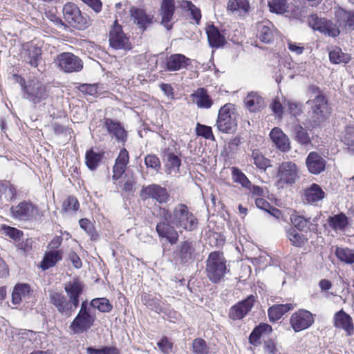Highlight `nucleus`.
<instances>
[{"label": "nucleus", "mask_w": 354, "mask_h": 354, "mask_svg": "<svg viewBox=\"0 0 354 354\" xmlns=\"http://www.w3.org/2000/svg\"><path fill=\"white\" fill-rule=\"evenodd\" d=\"M144 304L147 306L149 308L154 310L156 313L163 312V305L164 304L162 301L157 297H151L150 295L145 296L142 299Z\"/></svg>", "instance_id": "obj_52"}, {"label": "nucleus", "mask_w": 354, "mask_h": 354, "mask_svg": "<svg viewBox=\"0 0 354 354\" xmlns=\"http://www.w3.org/2000/svg\"><path fill=\"white\" fill-rule=\"evenodd\" d=\"M64 209L65 212H75L79 209L80 204L77 199L73 196H70L64 202L63 204Z\"/></svg>", "instance_id": "obj_62"}, {"label": "nucleus", "mask_w": 354, "mask_h": 354, "mask_svg": "<svg viewBox=\"0 0 354 354\" xmlns=\"http://www.w3.org/2000/svg\"><path fill=\"white\" fill-rule=\"evenodd\" d=\"M309 25L315 30H318L326 36L337 37L341 30L336 24L326 18H319L317 14H312L308 19Z\"/></svg>", "instance_id": "obj_8"}, {"label": "nucleus", "mask_w": 354, "mask_h": 354, "mask_svg": "<svg viewBox=\"0 0 354 354\" xmlns=\"http://www.w3.org/2000/svg\"><path fill=\"white\" fill-rule=\"evenodd\" d=\"M337 258L346 263L354 262V251L348 248H337L335 252Z\"/></svg>", "instance_id": "obj_55"}, {"label": "nucleus", "mask_w": 354, "mask_h": 354, "mask_svg": "<svg viewBox=\"0 0 354 354\" xmlns=\"http://www.w3.org/2000/svg\"><path fill=\"white\" fill-rule=\"evenodd\" d=\"M57 60L60 69L66 73L79 72L83 68L82 61L71 53L59 54Z\"/></svg>", "instance_id": "obj_13"}, {"label": "nucleus", "mask_w": 354, "mask_h": 354, "mask_svg": "<svg viewBox=\"0 0 354 354\" xmlns=\"http://www.w3.org/2000/svg\"><path fill=\"white\" fill-rule=\"evenodd\" d=\"M16 81L20 84L22 97L36 104L48 97V92L45 84L37 80L26 81L24 78L15 75Z\"/></svg>", "instance_id": "obj_1"}, {"label": "nucleus", "mask_w": 354, "mask_h": 354, "mask_svg": "<svg viewBox=\"0 0 354 354\" xmlns=\"http://www.w3.org/2000/svg\"><path fill=\"white\" fill-rule=\"evenodd\" d=\"M327 223L329 227L335 231L344 230L348 223V218L343 213L329 216Z\"/></svg>", "instance_id": "obj_43"}, {"label": "nucleus", "mask_w": 354, "mask_h": 354, "mask_svg": "<svg viewBox=\"0 0 354 354\" xmlns=\"http://www.w3.org/2000/svg\"><path fill=\"white\" fill-rule=\"evenodd\" d=\"M326 163L324 158L316 151L310 152L306 159V167L313 174H319L324 171Z\"/></svg>", "instance_id": "obj_25"}, {"label": "nucleus", "mask_w": 354, "mask_h": 354, "mask_svg": "<svg viewBox=\"0 0 354 354\" xmlns=\"http://www.w3.org/2000/svg\"><path fill=\"white\" fill-rule=\"evenodd\" d=\"M176 6L174 0H162L160 3L159 15L161 17L160 24L167 30L172 29L171 22L175 12Z\"/></svg>", "instance_id": "obj_21"}, {"label": "nucleus", "mask_w": 354, "mask_h": 354, "mask_svg": "<svg viewBox=\"0 0 354 354\" xmlns=\"http://www.w3.org/2000/svg\"><path fill=\"white\" fill-rule=\"evenodd\" d=\"M270 11L278 15L289 12V3L287 0H269Z\"/></svg>", "instance_id": "obj_46"}, {"label": "nucleus", "mask_w": 354, "mask_h": 354, "mask_svg": "<svg viewBox=\"0 0 354 354\" xmlns=\"http://www.w3.org/2000/svg\"><path fill=\"white\" fill-rule=\"evenodd\" d=\"M251 157L254 160V164L260 169L266 170L267 167L270 166V160L265 158L258 149L252 150Z\"/></svg>", "instance_id": "obj_50"}, {"label": "nucleus", "mask_w": 354, "mask_h": 354, "mask_svg": "<svg viewBox=\"0 0 354 354\" xmlns=\"http://www.w3.org/2000/svg\"><path fill=\"white\" fill-rule=\"evenodd\" d=\"M128 38L122 31V27L115 21L109 33V42L111 47L115 49H124L128 46Z\"/></svg>", "instance_id": "obj_24"}, {"label": "nucleus", "mask_w": 354, "mask_h": 354, "mask_svg": "<svg viewBox=\"0 0 354 354\" xmlns=\"http://www.w3.org/2000/svg\"><path fill=\"white\" fill-rule=\"evenodd\" d=\"M192 352L194 354H208L209 347L205 339L196 338L192 342Z\"/></svg>", "instance_id": "obj_56"}, {"label": "nucleus", "mask_w": 354, "mask_h": 354, "mask_svg": "<svg viewBox=\"0 0 354 354\" xmlns=\"http://www.w3.org/2000/svg\"><path fill=\"white\" fill-rule=\"evenodd\" d=\"M129 161V152L125 148H122L115 161L113 167V180H118L124 173Z\"/></svg>", "instance_id": "obj_28"}, {"label": "nucleus", "mask_w": 354, "mask_h": 354, "mask_svg": "<svg viewBox=\"0 0 354 354\" xmlns=\"http://www.w3.org/2000/svg\"><path fill=\"white\" fill-rule=\"evenodd\" d=\"M37 207L31 202L24 201L17 205L12 206L10 214L12 217L20 221H30L35 218Z\"/></svg>", "instance_id": "obj_12"}, {"label": "nucleus", "mask_w": 354, "mask_h": 354, "mask_svg": "<svg viewBox=\"0 0 354 354\" xmlns=\"http://www.w3.org/2000/svg\"><path fill=\"white\" fill-rule=\"evenodd\" d=\"M78 89L82 93L89 95H95L97 93V86L96 84H82L78 86Z\"/></svg>", "instance_id": "obj_63"}, {"label": "nucleus", "mask_w": 354, "mask_h": 354, "mask_svg": "<svg viewBox=\"0 0 354 354\" xmlns=\"http://www.w3.org/2000/svg\"><path fill=\"white\" fill-rule=\"evenodd\" d=\"M264 350L266 354H280L276 343L272 339L265 342Z\"/></svg>", "instance_id": "obj_64"}, {"label": "nucleus", "mask_w": 354, "mask_h": 354, "mask_svg": "<svg viewBox=\"0 0 354 354\" xmlns=\"http://www.w3.org/2000/svg\"><path fill=\"white\" fill-rule=\"evenodd\" d=\"M286 235L290 243L295 247L301 248L308 241V239L304 234L292 227L286 230Z\"/></svg>", "instance_id": "obj_44"}, {"label": "nucleus", "mask_w": 354, "mask_h": 354, "mask_svg": "<svg viewBox=\"0 0 354 354\" xmlns=\"http://www.w3.org/2000/svg\"><path fill=\"white\" fill-rule=\"evenodd\" d=\"M295 139L301 145L308 147L311 145V139L307 131L301 125L297 124L294 128Z\"/></svg>", "instance_id": "obj_47"}, {"label": "nucleus", "mask_w": 354, "mask_h": 354, "mask_svg": "<svg viewBox=\"0 0 354 354\" xmlns=\"http://www.w3.org/2000/svg\"><path fill=\"white\" fill-rule=\"evenodd\" d=\"M196 132L198 136L203 137L205 139L214 140V136L212 133V127L209 126L197 123Z\"/></svg>", "instance_id": "obj_60"}, {"label": "nucleus", "mask_w": 354, "mask_h": 354, "mask_svg": "<svg viewBox=\"0 0 354 354\" xmlns=\"http://www.w3.org/2000/svg\"><path fill=\"white\" fill-rule=\"evenodd\" d=\"M79 223L81 228L87 233L91 240L96 241L97 239L98 235L96 233L93 225L88 219L82 218L80 220Z\"/></svg>", "instance_id": "obj_57"}, {"label": "nucleus", "mask_w": 354, "mask_h": 354, "mask_svg": "<svg viewBox=\"0 0 354 354\" xmlns=\"http://www.w3.org/2000/svg\"><path fill=\"white\" fill-rule=\"evenodd\" d=\"M62 259V251L59 250H49L46 252L39 267L42 270H46L56 265Z\"/></svg>", "instance_id": "obj_35"}, {"label": "nucleus", "mask_w": 354, "mask_h": 354, "mask_svg": "<svg viewBox=\"0 0 354 354\" xmlns=\"http://www.w3.org/2000/svg\"><path fill=\"white\" fill-rule=\"evenodd\" d=\"M171 222L167 221H160L156 227L158 236L165 239L171 244H174L178 239V233Z\"/></svg>", "instance_id": "obj_22"}, {"label": "nucleus", "mask_w": 354, "mask_h": 354, "mask_svg": "<svg viewBox=\"0 0 354 354\" xmlns=\"http://www.w3.org/2000/svg\"><path fill=\"white\" fill-rule=\"evenodd\" d=\"M87 354H120L115 346H103L102 348H95L89 346L86 348Z\"/></svg>", "instance_id": "obj_59"}, {"label": "nucleus", "mask_w": 354, "mask_h": 354, "mask_svg": "<svg viewBox=\"0 0 354 354\" xmlns=\"http://www.w3.org/2000/svg\"><path fill=\"white\" fill-rule=\"evenodd\" d=\"M162 153V160L165 162L167 173H177L181 165L180 158L169 148L165 149Z\"/></svg>", "instance_id": "obj_32"}, {"label": "nucleus", "mask_w": 354, "mask_h": 354, "mask_svg": "<svg viewBox=\"0 0 354 354\" xmlns=\"http://www.w3.org/2000/svg\"><path fill=\"white\" fill-rule=\"evenodd\" d=\"M157 346L162 354H171L174 352V344L167 337H162L157 342Z\"/></svg>", "instance_id": "obj_58"}, {"label": "nucleus", "mask_w": 354, "mask_h": 354, "mask_svg": "<svg viewBox=\"0 0 354 354\" xmlns=\"http://www.w3.org/2000/svg\"><path fill=\"white\" fill-rule=\"evenodd\" d=\"M195 242L187 240L180 243L174 252L175 257L180 263H187L194 258Z\"/></svg>", "instance_id": "obj_20"}, {"label": "nucleus", "mask_w": 354, "mask_h": 354, "mask_svg": "<svg viewBox=\"0 0 354 354\" xmlns=\"http://www.w3.org/2000/svg\"><path fill=\"white\" fill-rule=\"evenodd\" d=\"M244 103L250 112H257L266 107L264 98L257 92L252 91L248 93L244 99Z\"/></svg>", "instance_id": "obj_30"}, {"label": "nucleus", "mask_w": 354, "mask_h": 354, "mask_svg": "<svg viewBox=\"0 0 354 354\" xmlns=\"http://www.w3.org/2000/svg\"><path fill=\"white\" fill-rule=\"evenodd\" d=\"M294 305L292 304L274 305L268 309L270 321L274 322L279 320L285 313L292 310Z\"/></svg>", "instance_id": "obj_39"}, {"label": "nucleus", "mask_w": 354, "mask_h": 354, "mask_svg": "<svg viewBox=\"0 0 354 354\" xmlns=\"http://www.w3.org/2000/svg\"><path fill=\"white\" fill-rule=\"evenodd\" d=\"M17 189L10 182L0 183V203L10 202L16 198Z\"/></svg>", "instance_id": "obj_40"}, {"label": "nucleus", "mask_w": 354, "mask_h": 354, "mask_svg": "<svg viewBox=\"0 0 354 354\" xmlns=\"http://www.w3.org/2000/svg\"><path fill=\"white\" fill-rule=\"evenodd\" d=\"M313 322V315L306 310H299L294 313L290 319L295 332H299L309 328Z\"/></svg>", "instance_id": "obj_15"}, {"label": "nucleus", "mask_w": 354, "mask_h": 354, "mask_svg": "<svg viewBox=\"0 0 354 354\" xmlns=\"http://www.w3.org/2000/svg\"><path fill=\"white\" fill-rule=\"evenodd\" d=\"M250 8L248 0H230L227 3V10L238 15H244Z\"/></svg>", "instance_id": "obj_41"}, {"label": "nucleus", "mask_w": 354, "mask_h": 354, "mask_svg": "<svg viewBox=\"0 0 354 354\" xmlns=\"http://www.w3.org/2000/svg\"><path fill=\"white\" fill-rule=\"evenodd\" d=\"M63 16L65 21L73 28L84 30L89 26L87 17L83 16L78 6L73 3H66L63 6Z\"/></svg>", "instance_id": "obj_6"}, {"label": "nucleus", "mask_w": 354, "mask_h": 354, "mask_svg": "<svg viewBox=\"0 0 354 354\" xmlns=\"http://www.w3.org/2000/svg\"><path fill=\"white\" fill-rule=\"evenodd\" d=\"M180 6L183 10L190 12L192 19L195 21L196 24H198L200 23L201 19V10L192 1H183Z\"/></svg>", "instance_id": "obj_48"}, {"label": "nucleus", "mask_w": 354, "mask_h": 354, "mask_svg": "<svg viewBox=\"0 0 354 354\" xmlns=\"http://www.w3.org/2000/svg\"><path fill=\"white\" fill-rule=\"evenodd\" d=\"M205 271L207 278L214 283L224 280L230 269L227 268L226 260L222 252L215 251L209 254L206 260Z\"/></svg>", "instance_id": "obj_2"}, {"label": "nucleus", "mask_w": 354, "mask_h": 354, "mask_svg": "<svg viewBox=\"0 0 354 354\" xmlns=\"http://www.w3.org/2000/svg\"><path fill=\"white\" fill-rule=\"evenodd\" d=\"M145 163L147 167L153 169L156 171H158L160 169V161L159 158L153 154L146 156L145 158Z\"/></svg>", "instance_id": "obj_61"}, {"label": "nucleus", "mask_w": 354, "mask_h": 354, "mask_svg": "<svg viewBox=\"0 0 354 354\" xmlns=\"http://www.w3.org/2000/svg\"><path fill=\"white\" fill-rule=\"evenodd\" d=\"M130 15L133 23L142 32L151 24L152 18L142 8L132 7L130 10Z\"/></svg>", "instance_id": "obj_29"}, {"label": "nucleus", "mask_w": 354, "mask_h": 354, "mask_svg": "<svg viewBox=\"0 0 354 354\" xmlns=\"http://www.w3.org/2000/svg\"><path fill=\"white\" fill-rule=\"evenodd\" d=\"M48 292L49 303L57 310L59 314L69 317L75 313L74 308L62 291L51 289Z\"/></svg>", "instance_id": "obj_9"}, {"label": "nucleus", "mask_w": 354, "mask_h": 354, "mask_svg": "<svg viewBox=\"0 0 354 354\" xmlns=\"http://www.w3.org/2000/svg\"><path fill=\"white\" fill-rule=\"evenodd\" d=\"M206 33L209 44L212 48H220L226 43L224 36L214 25L209 26L207 28Z\"/></svg>", "instance_id": "obj_36"}, {"label": "nucleus", "mask_w": 354, "mask_h": 354, "mask_svg": "<svg viewBox=\"0 0 354 354\" xmlns=\"http://www.w3.org/2000/svg\"><path fill=\"white\" fill-rule=\"evenodd\" d=\"M275 147L282 152L290 151V141L288 136L279 127L273 128L269 135Z\"/></svg>", "instance_id": "obj_26"}, {"label": "nucleus", "mask_w": 354, "mask_h": 354, "mask_svg": "<svg viewBox=\"0 0 354 354\" xmlns=\"http://www.w3.org/2000/svg\"><path fill=\"white\" fill-rule=\"evenodd\" d=\"M234 105L228 103L220 108L216 126L218 130L225 133H234L237 127L236 114L234 112Z\"/></svg>", "instance_id": "obj_5"}, {"label": "nucleus", "mask_w": 354, "mask_h": 354, "mask_svg": "<svg viewBox=\"0 0 354 354\" xmlns=\"http://www.w3.org/2000/svg\"><path fill=\"white\" fill-rule=\"evenodd\" d=\"M277 177L279 185H292L299 178V167L292 161H284L279 164Z\"/></svg>", "instance_id": "obj_11"}, {"label": "nucleus", "mask_w": 354, "mask_h": 354, "mask_svg": "<svg viewBox=\"0 0 354 354\" xmlns=\"http://www.w3.org/2000/svg\"><path fill=\"white\" fill-rule=\"evenodd\" d=\"M232 176L234 182L240 183L243 187L248 188L250 186L251 182L239 168H232Z\"/></svg>", "instance_id": "obj_54"}, {"label": "nucleus", "mask_w": 354, "mask_h": 354, "mask_svg": "<svg viewBox=\"0 0 354 354\" xmlns=\"http://www.w3.org/2000/svg\"><path fill=\"white\" fill-rule=\"evenodd\" d=\"M192 102L200 109H209L213 104V100L205 88H198L191 95Z\"/></svg>", "instance_id": "obj_31"}, {"label": "nucleus", "mask_w": 354, "mask_h": 354, "mask_svg": "<svg viewBox=\"0 0 354 354\" xmlns=\"http://www.w3.org/2000/svg\"><path fill=\"white\" fill-rule=\"evenodd\" d=\"M330 61L333 64L347 63L351 59L350 55L342 52L341 48H335L329 52Z\"/></svg>", "instance_id": "obj_51"}, {"label": "nucleus", "mask_w": 354, "mask_h": 354, "mask_svg": "<svg viewBox=\"0 0 354 354\" xmlns=\"http://www.w3.org/2000/svg\"><path fill=\"white\" fill-rule=\"evenodd\" d=\"M42 50L32 42H26L22 45L21 57L32 67L37 68L41 59Z\"/></svg>", "instance_id": "obj_17"}, {"label": "nucleus", "mask_w": 354, "mask_h": 354, "mask_svg": "<svg viewBox=\"0 0 354 354\" xmlns=\"http://www.w3.org/2000/svg\"><path fill=\"white\" fill-rule=\"evenodd\" d=\"M102 153L93 149L88 150L85 155L86 165L90 170H95L102 158Z\"/></svg>", "instance_id": "obj_45"}, {"label": "nucleus", "mask_w": 354, "mask_h": 354, "mask_svg": "<svg viewBox=\"0 0 354 354\" xmlns=\"http://www.w3.org/2000/svg\"><path fill=\"white\" fill-rule=\"evenodd\" d=\"M139 196L144 201L152 198L160 204L167 203L170 198L167 189L158 184L143 185L140 191Z\"/></svg>", "instance_id": "obj_10"}, {"label": "nucleus", "mask_w": 354, "mask_h": 354, "mask_svg": "<svg viewBox=\"0 0 354 354\" xmlns=\"http://www.w3.org/2000/svg\"><path fill=\"white\" fill-rule=\"evenodd\" d=\"M255 301V297L251 295L232 306L229 310V317L234 321L242 319L252 310Z\"/></svg>", "instance_id": "obj_16"}, {"label": "nucleus", "mask_w": 354, "mask_h": 354, "mask_svg": "<svg viewBox=\"0 0 354 354\" xmlns=\"http://www.w3.org/2000/svg\"><path fill=\"white\" fill-rule=\"evenodd\" d=\"M311 89L314 93H317V95L314 99L309 100L306 104L310 109L309 113L311 114L313 122L317 124L324 119V113L327 110V100L323 95L319 94L318 87L313 86Z\"/></svg>", "instance_id": "obj_7"}, {"label": "nucleus", "mask_w": 354, "mask_h": 354, "mask_svg": "<svg viewBox=\"0 0 354 354\" xmlns=\"http://www.w3.org/2000/svg\"><path fill=\"white\" fill-rule=\"evenodd\" d=\"M190 59L183 54H172L166 58V69L174 72L187 68Z\"/></svg>", "instance_id": "obj_27"}, {"label": "nucleus", "mask_w": 354, "mask_h": 354, "mask_svg": "<svg viewBox=\"0 0 354 354\" xmlns=\"http://www.w3.org/2000/svg\"><path fill=\"white\" fill-rule=\"evenodd\" d=\"M324 197V192L322 187L316 183H313L304 191V199L309 204L315 205L322 201Z\"/></svg>", "instance_id": "obj_33"}, {"label": "nucleus", "mask_w": 354, "mask_h": 354, "mask_svg": "<svg viewBox=\"0 0 354 354\" xmlns=\"http://www.w3.org/2000/svg\"><path fill=\"white\" fill-rule=\"evenodd\" d=\"M272 326L268 324L261 323L257 326L249 336V342L254 346L261 344L260 338L263 334L270 333Z\"/></svg>", "instance_id": "obj_37"}, {"label": "nucleus", "mask_w": 354, "mask_h": 354, "mask_svg": "<svg viewBox=\"0 0 354 354\" xmlns=\"http://www.w3.org/2000/svg\"><path fill=\"white\" fill-rule=\"evenodd\" d=\"M171 223L186 231H193L198 226V219L187 205L178 203L173 208Z\"/></svg>", "instance_id": "obj_3"}, {"label": "nucleus", "mask_w": 354, "mask_h": 354, "mask_svg": "<svg viewBox=\"0 0 354 354\" xmlns=\"http://www.w3.org/2000/svg\"><path fill=\"white\" fill-rule=\"evenodd\" d=\"M272 25L270 23L265 24L261 23L258 24L257 37L263 43L270 44L274 40V32L272 30Z\"/></svg>", "instance_id": "obj_42"}, {"label": "nucleus", "mask_w": 354, "mask_h": 354, "mask_svg": "<svg viewBox=\"0 0 354 354\" xmlns=\"http://www.w3.org/2000/svg\"><path fill=\"white\" fill-rule=\"evenodd\" d=\"M335 19L339 30L346 32L353 30L354 24V12H348L341 7H335L334 10Z\"/></svg>", "instance_id": "obj_19"}, {"label": "nucleus", "mask_w": 354, "mask_h": 354, "mask_svg": "<svg viewBox=\"0 0 354 354\" xmlns=\"http://www.w3.org/2000/svg\"><path fill=\"white\" fill-rule=\"evenodd\" d=\"M95 319V315L92 313L88 307V301L85 299L82 302L80 309L71 323L69 328L73 334L87 332L94 325Z\"/></svg>", "instance_id": "obj_4"}, {"label": "nucleus", "mask_w": 354, "mask_h": 354, "mask_svg": "<svg viewBox=\"0 0 354 354\" xmlns=\"http://www.w3.org/2000/svg\"><path fill=\"white\" fill-rule=\"evenodd\" d=\"M90 306L97 308L99 311L102 313H109L113 308V306L110 301L104 298H95L90 302Z\"/></svg>", "instance_id": "obj_49"}, {"label": "nucleus", "mask_w": 354, "mask_h": 354, "mask_svg": "<svg viewBox=\"0 0 354 354\" xmlns=\"http://www.w3.org/2000/svg\"><path fill=\"white\" fill-rule=\"evenodd\" d=\"M84 286L78 279H75L65 284L64 290L69 299V302L75 310L80 305V296L82 295Z\"/></svg>", "instance_id": "obj_23"}, {"label": "nucleus", "mask_w": 354, "mask_h": 354, "mask_svg": "<svg viewBox=\"0 0 354 354\" xmlns=\"http://www.w3.org/2000/svg\"><path fill=\"white\" fill-rule=\"evenodd\" d=\"M103 128L112 138H115L118 142L124 145L127 140L128 133L122 124L112 118L103 119Z\"/></svg>", "instance_id": "obj_14"}, {"label": "nucleus", "mask_w": 354, "mask_h": 354, "mask_svg": "<svg viewBox=\"0 0 354 354\" xmlns=\"http://www.w3.org/2000/svg\"><path fill=\"white\" fill-rule=\"evenodd\" d=\"M342 142L344 145L347 146L348 152L351 154L354 152L353 145H354V128L352 127H346L345 130L344 135L342 139Z\"/></svg>", "instance_id": "obj_53"}, {"label": "nucleus", "mask_w": 354, "mask_h": 354, "mask_svg": "<svg viewBox=\"0 0 354 354\" xmlns=\"http://www.w3.org/2000/svg\"><path fill=\"white\" fill-rule=\"evenodd\" d=\"M334 321L335 327L344 329L348 335H351L353 330V319L349 315L341 310L335 313Z\"/></svg>", "instance_id": "obj_34"}, {"label": "nucleus", "mask_w": 354, "mask_h": 354, "mask_svg": "<svg viewBox=\"0 0 354 354\" xmlns=\"http://www.w3.org/2000/svg\"><path fill=\"white\" fill-rule=\"evenodd\" d=\"M30 288L26 283L17 284L15 286L12 294V301L14 304H19L23 301L29 299Z\"/></svg>", "instance_id": "obj_38"}, {"label": "nucleus", "mask_w": 354, "mask_h": 354, "mask_svg": "<svg viewBox=\"0 0 354 354\" xmlns=\"http://www.w3.org/2000/svg\"><path fill=\"white\" fill-rule=\"evenodd\" d=\"M320 216L314 218H305L304 216L293 214L290 216V221L295 229L301 232H315L317 230V221Z\"/></svg>", "instance_id": "obj_18"}]
</instances>
